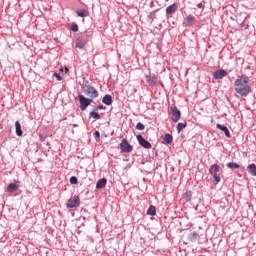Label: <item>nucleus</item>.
I'll return each instance as SVG.
<instances>
[{"label": "nucleus", "mask_w": 256, "mask_h": 256, "mask_svg": "<svg viewBox=\"0 0 256 256\" xmlns=\"http://www.w3.org/2000/svg\"><path fill=\"white\" fill-rule=\"evenodd\" d=\"M82 89L88 98L85 97L83 94H80L78 96V99L81 111H86L87 107H89V105L93 103V99H97V97H99V92L97 91V89H95V87L87 84H85Z\"/></svg>", "instance_id": "nucleus-1"}, {"label": "nucleus", "mask_w": 256, "mask_h": 256, "mask_svg": "<svg viewBox=\"0 0 256 256\" xmlns=\"http://www.w3.org/2000/svg\"><path fill=\"white\" fill-rule=\"evenodd\" d=\"M249 78L247 75L238 76L234 82V89L241 97H247L251 93V85H249Z\"/></svg>", "instance_id": "nucleus-2"}, {"label": "nucleus", "mask_w": 256, "mask_h": 256, "mask_svg": "<svg viewBox=\"0 0 256 256\" xmlns=\"http://www.w3.org/2000/svg\"><path fill=\"white\" fill-rule=\"evenodd\" d=\"M210 175H212L215 183H221V166L214 164L210 166L209 169Z\"/></svg>", "instance_id": "nucleus-3"}, {"label": "nucleus", "mask_w": 256, "mask_h": 256, "mask_svg": "<svg viewBox=\"0 0 256 256\" xmlns=\"http://www.w3.org/2000/svg\"><path fill=\"white\" fill-rule=\"evenodd\" d=\"M81 205V199L79 196H72L66 203L68 209H74V207H79Z\"/></svg>", "instance_id": "nucleus-4"}, {"label": "nucleus", "mask_w": 256, "mask_h": 256, "mask_svg": "<svg viewBox=\"0 0 256 256\" xmlns=\"http://www.w3.org/2000/svg\"><path fill=\"white\" fill-rule=\"evenodd\" d=\"M170 114L172 115V121H174V123L179 122V119H181V111H179L176 106L171 107Z\"/></svg>", "instance_id": "nucleus-5"}, {"label": "nucleus", "mask_w": 256, "mask_h": 256, "mask_svg": "<svg viewBox=\"0 0 256 256\" xmlns=\"http://www.w3.org/2000/svg\"><path fill=\"white\" fill-rule=\"evenodd\" d=\"M120 148L122 153H131L133 151V147L129 144V141L126 139H123L122 142L120 143Z\"/></svg>", "instance_id": "nucleus-6"}, {"label": "nucleus", "mask_w": 256, "mask_h": 256, "mask_svg": "<svg viewBox=\"0 0 256 256\" xmlns=\"http://www.w3.org/2000/svg\"><path fill=\"white\" fill-rule=\"evenodd\" d=\"M137 141L141 147H144V149H151L152 145L147 141L145 138H143L141 135L137 136Z\"/></svg>", "instance_id": "nucleus-7"}, {"label": "nucleus", "mask_w": 256, "mask_h": 256, "mask_svg": "<svg viewBox=\"0 0 256 256\" xmlns=\"http://www.w3.org/2000/svg\"><path fill=\"white\" fill-rule=\"evenodd\" d=\"M146 81L151 85V87L157 85L158 77L155 74L146 75Z\"/></svg>", "instance_id": "nucleus-8"}, {"label": "nucleus", "mask_w": 256, "mask_h": 256, "mask_svg": "<svg viewBox=\"0 0 256 256\" xmlns=\"http://www.w3.org/2000/svg\"><path fill=\"white\" fill-rule=\"evenodd\" d=\"M214 79H223L224 77H227V71L225 70H217L213 74Z\"/></svg>", "instance_id": "nucleus-9"}, {"label": "nucleus", "mask_w": 256, "mask_h": 256, "mask_svg": "<svg viewBox=\"0 0 256 256\" xmlns=\"http://www.w3.org/2000/svg\"><path fill=\"white\" fill-rule=\"evenodd\" d=\"M216 127H217V129H220V131H223V133H225V135L228 139H231V132H229V128H227V126L217 124Z\"/></svg>", "instance_id": "nucleus-10"}, {"label": "nucleus", "mask_w": 256, "mask_h": 256, "mask_svg": "<svg viewBox=\"0 0 256 256\" xmlns=\"http://www.w3.org/2000/svg\"><path fill=\"white\" fill-rule=\"evenodd\" d=\"M102 102L104 103V105H113V97H111V95L106 94L103 99Z\"/></svg>", "instance_id": "nucleus-11"}, {"label": "nucleus", "mask_w": 256, "mask_h": 256, "mask_svg": "<svg viewBox=\"0 0 256 256\" xmlns=\"http://www.w3.org/2000/svg\"><path fill=\"white\" fill-rule=\"evenodd\" d=\"M16 135L18 137H23V130H21V123L19 121L15 122Z\"/></svg>", "instance_id": "nucleus-12"}, {"label": "nucleus", "mask_w": 256, "mask_h": 256, "mask_svg": "<svg viewBox=\"0 0 256 256\" xmlns=\"http://www.w3.org/2000/svg\"><path fill=\"white\" fill-rule=\"evenodd\" d=\"M177 11V4H172L166 8L167 15H172V13H175Z\"/></svg>", "instance_id": "nucleus-13"}, {"label": "nucleus", "mask_w": 256, "mask_h": 256, "mask_svg": "<svg viewBox=\"0 0 256 256\" xmlns=\"http://www.w3.org/2000/svg\"><path fill=\"white\" fill-rule=\"evenodd\" d=\"M19 189V186L15 183H10L7 187L8 193H15Z\"/></svg>", "instance_id": "nucleus-14"}, {"label": "nucleus", "mask_w": 256, "mask_h": 256, "mask_svg": "<svg viewBox=\"0 0 256 256\" xmlns=\"http://www.w3.org/2000/svg\"><path fill=\"white\" fill-rule=\"evenodd\" d=\"M247 169L252 177H256V165L254 163L248 165Z\"/></svg>", "instance_id": "nucleus-15"}, {"label": "nucleus", "mask_w": 256, "mask_h": 256, "mask_svg": "<svg viewBox=\"0 0 256 256\" xmlns=\"http://www.w3.org/2000/svg\"><path fill=\"white\" fill-rule=\"evenodd\" d=\"M76 14L78 15V17H89V10L80 9L76 11Z\"/></svg>", "instance_id": "nucleus-16"}, {"label": "nucleus", "mask_w": 256, "mask_h": 256, "mask_svg": "<svg viewBox=\"0 0 256 256\" xmlns=\"http://www.w3.org/2000/svg\"><path fill=\"white\" fill-rule=\"evenodd\" d=\"M105 185H107V179L102 178L97 182L96 189H103V187H105Z\"/></svg>", "instance_id": "nucleus-17"}, {"label": "nucleus", "mask_w": 256, "mask_h": 256, "mask_svg": "<svg viewBox=\"0 0 256 256\" xmlns=\"http://www.w3.org/2000/svg\"><path fill=\"white\" fill-rule=\"evenodd\" d=\"M76 47H78V49H83V47H85V39L82 37L78 38L76 41Z\"/></svg>", "instance_id": "nucleus-18"}, {"label": "nucleus", "mask_w": 256, "mask_h": 256, "mask_svg": "<svg viewBox=\"0 0 256 256\" xmlns=\"http://www.w3.org/2000/svg\"><path fill=\"white\" fill-rule=\"evenodd\" d=\"M186 21H187L188 27H191V25H193V23H195V16H193V15H188V16L186 17Z\"/></svg>", "instance_id": "nucleus-19"}, {"label": "nucleus", "mask_w": 256, "mask_h": 256, "mask_svg": "<svg viewBox=\"0 0 256 256\" xmlns=\"http://www.w3.org/2000/svg\"><path fill=\"white\" fill-rule=\"evenodd\" d=\"M164 141L167 145H170V143H173V135L171 134H166L164 136Z\"/></svg>", "instance_id": "nucleus-20"}, {"label": "nucleus", "mask_w": 256, "mask_h": 256, "mask_svg": "<svg viewBox=\"0 0 256 256\" xmlns=\"http://www.w3.org/2000/svg\"><path fill=\"white\" fill-rule=\"evenodd\" d=\"M197 237H199V234H197V232H190L188 234L189 241H196Z\"/></svg>", "instance_id": "nucleus-21"}, {"label": "nucleus", "mask_w": 256, "mask_h": 256, "mask_svg": "<svg viewBox=\"0 0 256 256\" xmlns=\"http://www.w3.org/2000/svg\"><path fill=\"white\" fill-rule=\"evenodd\" d=\"M157 214V210L155 209V206H150L147 210V215H156Z\"/></svg>", "instance_id": "nucleus-22"}, {"label": "nucleus", "mask_w": 256, "mask_h": 256, "mask_svg": "<svg viewBox=\"0 0 256 256\" xmlns=\"http://www.w3.org/2000/svg\"><path fill=\"white\" fill-rule=\"evenodd\" d=\"M185 127H187V123H178L177 125V131L178 133H181L183 129H185Z\"/></svg>", "instance_id": "nucleus-23"}, {"label": "nucleus", "mask_w": 256, "mask_h": 256, "mask_svg": "<svg viewBox=\"0 0 256 256\" xmlns=\"http://www.w3.org/2000/svg\"><path fill=\"white\" fill-rule=\"evenodd\" d=\"M227 167H229V169H239V164H237L235 162H229L227 164Z\"/></svg>", "instance_id": "nucleus-24"}, {"label": "nucleus", "mask_w": 256, "mask_h": 256, "mask_svg": "<svg viewBox=\"0 0 256 256\" xmlns=\"http://www.w3.org/2000/svg\"><path fill=\"white\" fill-rule=\"evenodd\" d=\"M90 117H92L93 119H101V115H99V113L95 111L90 112Z\"/></svg>", "instance_id": "nucleus-25"}, {"label": "nucleus", "mask_w": 256, "mask_h": 256, "mask_svg": "<svg viewBox=\"0 0 256 256\" xmlns=\"http://www.w3.org/2000/svg\"><path fill=\"white\" fill-rule=\"evenodd\" d=\"M193 196V193L191 191H187L185 194H184V198L187 200V201H191V197Z\"/></svg>", "instance_id": "nucleus-26"}, {"label": "nucleus", "mask_w": 256, "mask_h": 256, "mask_svg": "<svg viewBox=\"0 0 256 256\" xmlns=\"http://www.w3.org/2000/svg\"><path fill=\"white\" fill-rule=\"evenodd\" d=\"M71 31H73L74 33H77V31H79V26L75 23L71 24Z\"/></svg>", "instance_id": "nucleus-27"}, {"label": "nucleus", "mask_w": 256, "mask_h": 256, "mask_svg": "<svg viewBox=\"0 0 256 256\" xmlns=\"http://www.w3.org/2000/svg\"><path fill=\"white\" fill-rule=\"evenodd\" d=\"M136 129H138V131H143L145 129V125L141 122H138L136 125Z\"/></svg>", "instance_id": "nucleus-28"}, {"label": "nucleus", "mask_w": 256, "mask_h": 256, "mask_svg": "<svg viewBox=\"0 0 256 256\" xmlns=\"http://www.w3.org/2000/svg\"><path fill=\"white\" fill-rule=\"evenodd\" d=\"M70 183H71V185H77V183H78L77 177H75V176L70 177Z\"/></svg>", "instance_id": "nucleus-29"}, {"label": "nucleus", "mask_w": 256, "mask_h": 256, "mask_svg": "<svg viewBox=\"0 0 256 256\" xmlns=\"http://www.w3.org/2000/svg\"><path fill=\"white\" fill-rule=\"evenodd\" d=\"M54 77H56L57 81H62L63 80L61 75H59L57 72L54 73Z\"/></svg>", "instance_id": "nucleus-30"}, {"label": "nucleus", "mask_w": 256, "mask_h": 256, "mask_svg": "<svg viewBox=\"0 0 256 256\" xmlns=\"http://www.w3.org/2000/svg\"><path fill=\"white\" fill-rule=\"evenodd\" d=\"M102 109H105L103 105H98L94 108V111H101Z\"/></svg>", "instance_id": "nucleus-31"}, {"label": "nucleus", "mask_w": 256, "mask_h": 256, "mask_svg": "<svg viewBox=\"0 0 256 256\" xmlns=\"http://www.w3.org/2000/svg\"><path fill=\"white\" fill-rule=\"evenodd\" d=\"M94 137H96L97 139H99V137H101V133H99V131H96L94 133Z\"/></svg>", "instance_id": "nucleus-32"}, {"label": "nucleus", "mask_w": 256, "mask_h": 256, "mask_svg": "<svg viewBox=\"0 0 256 256\" xmlns=\"http://www.w3.org/2000/svg\"><path fill=\"white\" fill-rule=\"evenodd\" d=\"M201 7H203V4H202V3H199V4H198V8L201 9Z\"/></svg>", "instance_id": "nucleus-33"}, {"label": "nucleus", "mask_w": 256, "mask_h": 256, "mask_svg": "<svg viewBox=\"0 0 256 256\" xmlns=\"http://www.w3.org/2000/svg\"><path fill=\"white\" fill-rule=\"evenodd\" d=\"M65 73H69V68L65 67Z\"/></svg>", "instance_id": "nucleus-34"}, {"label": "nucleus", "mask_w": 256, "mask_h": 256, "mask_svg": "<svg viewBox=\"0 0 256 256\" xmlns=\"http://www.w3.org/2000/svg\"><path fill=\"white\" fill-rule=\"evenodd\" d=\"M60 71H63V68H60Z\"/></svg>", "instance_id": "nucleus-35"}]
</instances>
